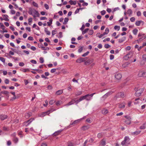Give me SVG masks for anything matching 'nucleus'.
<instances>
[{"instance_id":"39448f33","label":"nucleus","mask_w":146,"mask_h":146,"mask_svg":"<svg viewBox=\"0 0 146 146\" xmlns=\"http://www.w3.org/2000/svg\"><path fill=\"white\" fill-rule=\"evenodd\" d=\"M122 77L121 74L119 73H116L115 74V77L117 80H120Z\"/></svg>"},{"instance_id":"4468645a","label":"nucleus","mask_w":146,"mask_h":146,"mask_svg":"<svg viewBox=\"0 0 146 146\" xmlns=\"http://www.w3.org/2000/svg\"><path fill=\"white\" fill-rule=\"evenodd\" d=\"M82 119H78L77 120H76L74 121L72 123H70L69 126H70L71 125H73L74 124H75L78 122H79V121H80Z\"/></svg>"},{"instance_id":"4c0bfd02","label":"nucleus","mask_w":146,"mask_h":146,"mask_svg":"<svg viewBox=\"0 0 146 146\" xmlns=\"http://www.w3.org/2000/svg\"><path fill=\"white\" fill-rule=\"evenodd\" d=\"M22 71L24 72H29L30 71V69L29 68H25L22 70Z\"/></svg>"},{"instance_id":"4d7b16f0","label":"nucleus","mask_w":146,"mask_h":146,"mask_svg":"<svg viewBox=\"0 0 146 146\" xmlns=\"http://www.w3.org/2000/svg\"><path fill=\"white\" fill-rule=\"evenodd\" d=\"M30 62L33 64H36V62L35 60H30Z\"/></svg>"},{"instance_id":"1a4fd4ad","label":"nucleus","mask_w":146,"mask_h":146,"mask_svg":"<svg viewBox=\"0 0 146 146\" xmlns=\"http://www.w3.org/2000/svg\"><path fill=\"white\" fill-rule=\"evenodd\" d=\"M85 99L87 101H89L91 100L92 98V97L91 96V95L87 94L85 96Z\"/></svg>"},{"instance_id":"e2e57ef3","label":"nucleus","mask_w":146,"mask_h":146,"mask_svg":"<svg viewBox=\"0 0 146 146\" xmlns=\"http://www.w3.org/2000/svg\"><path fill=\"white\" fill-rule=\"evenodd\" d=\"M83 48L82 47H80L78 50V52H79L80 53L83 50Z\"/></svg>"},{"instance_id":"8fccbe9b","label":"nucleus","mask_w":146,"mask_h":146,"mask_svg":"<svg viewBox=\"0 0 146 146\" xmlns=\"http://www.w3.org/2000/svg\"><path fill=\"white\" fill-rule=\"evenodd\" d=\"M141 131H135L133 133L136 134V135H138L140 133Z\"/></svg>"},{"instance_id":"c85d7f7f","label":"nucleus","mask_w":146,"mask_h":146,"mask_svg":"<svg viewBox=\"0 0 146 146\" xmlns=\"http://www.w3.org/2000/svg\"><path fill=\"white\" fill-rule=\"evenodd\" d=\"M89 30V29L88 28H87L86 29H85L84 30H83L82 31V35H84L85 34L87 33L88 31Z\"/></svg>"},{"instance_id":"49530a36","label":"nucleus","mask_w":146,"mask_h":146,"mask_svg":"<svg viewBox=\"0 0 146 146\" xmlns=\"http://www.w3.org/2000/svg\"><path fill=\"white\" fill-rule=\"evenodd\" d=\"M102 136V134L101 133H99L98 134L97 137L99 138H101Z\"/></svg>"},{"instance_id":"412c9836","label":"nucleus","mask_w":146,"mask_h":146,"mask_svg":"<svg viewBox=\"0 0 146 146\" xmlns=\"http://www.w3.org/2000/svg\"><path fill=\"white\" fill-rule=\"evenodd\" d=\"M132 13V11L131 9H129L127 12V13L129 16H131Z\"/></svg>"},{"instance_id":"338daca9","label":"nucleus","mask_w":146,"mask_h":146,"mask_svg":"<svg viewBox=\"0 0 146 146\" xmlns=\"http://www.w3.org/2000/svg\"><path fill=\"white\" fill-rule=\"evenodd\" d=\"M131 49V47L130 46H127L126 48L125 49L126 50H130Z\"/></svg>"},{"instance_id":"b1692460","label":"nucleus","mask_w":146,"mask_h":146,"mask_svg":"<svg viewBox=\"0 0 146 146\" xmlns=\"http://www.w3.org/2000/svg\"><path fill=\"white\" fill-rule=\"evenodd\" d=\"M0 27L3 30V31L7 30L5 29V27L3 25L2 23H0Z\"/></svg>"},{"instance_id":"052dcab7","label":"nucleus","mask_w":146,"mask_h":146,"mask_svg":"<svg viewBox=\"0 0 146 146\" xmlns=\"http://www.w3.org/2000/svg\"><path fill=\"white\" fill-rule=\"evenodd\" d=\"M45 104H44L43 106L45 107H46L48 105V102L47 100L45 101Z\"/></svg>"},{"instance_id":"bf43d9fd","label":"nucleus","mask_w":146,"mask_h":146,"mask_svg":"<svg viewBox=\"0 0 146 146\" xmlns=\"http://www.w3.org/2000/svg\"><path fill=\"white\" fill-rule=\"evenodd\" d=\"M146 38V37H142L140 38H139L138 40H137V41H141L143 40L145 38Z\"/></svg>"},{"instance_id":"09e8293b","label":"nucleus","mask_w":146,"mask_h":146,"mask_svg":"<svg viewBox=\"0 0 146 146\" xmlns=\"http://www.w3.org/2000/svg\"><path fill=\"white\" fill-rule=\"evenodd\" d=\"M84 99H85V96L81 97L79 99L80 102Z\"/></svg>"},{"instance_id":"13d9d810","label":"nucleus","mask_w":146,"mask_h":146,"mask_svg":"<svg viewBox=\"0 0 146 146\" xmlns=\"http://www.w3.org/2000/svg\"><path fill=\"white\" fill-rule=\"evenodd\" d=\"M110 47V45L108 44H105L104 45V47L106 48H108Z\"/></svg>"},{"instance_id":"5701e85b","label":"nucleus","mask_w":146,"mask_h":146,"mask_svg":"<svg viewBox=\"0 0 146 146\" xmlns=\"http://www.w3.org/2000/svg\"><path fill=\"white\" fill-rule=\"evenodd\" d=\"M69 2L71 5H75L76 3V1H73L72 0H70L69 1Z\"/></svg>"},{"instance_id":"a18cd8bd","label":"nucleus","mask_w":146,"mask_h":146,"mask_svg":"<svg viewBox=\"0 0 146 146\" xmlns=\"http://www.w3.org/2000/svg\"><path fill=\"white\" fill-rule=\"evenodd\" d=\"M58 37L59 38H61L62 37V32H60L59 33Z\"/></svg>"},{"instance_id":"f8f14e48","label":"nucleus","mask_w":146,"mask_h":146,"mask_svg":"<svg viewBox=\"0 0 146 146\" xmlns=\"http://www.w3.org/2000/svg\"><path fill=\"white\" fill-rule=\"evenodd\" d=\"M4 18V20L6 21H9V16L7 15H2Z\"/></svg>"},{"instance_id":"423d86ee","label":"nucleus","mask_w":146,"mask_h":146,"mask_svg":"<svg viewBox=\"0 0 146 146\" xmlns=\"http://www.w3.org/2000/svg\"><path fill=\"white\" fill-rule=\"evenodd\" d=\"M50 110H49L47 111L46 112H44L41 113V114H38V116L40 117H43L47 114H48L50 113Z\"/></svg>"},{"instance_id":"58836bf2","label":"nucleus","mask_w":146,"mask_h":146,"mask_svg":"<svg viewBox=\"0 0 146 146\" xmlns=\"http://www.w3.org/2000/svg\"><path fill=\"white\" fill-rule=\"evenodd\" d=\"M68 21V18H65L64 19V22L63 23L64 24H66L67 23Z\"/></svg>"},{"instance_id":"680f3d73","label":"nucleus","mask_w":146,"mask_h":146,"mask_svg":"<svg viewBox=\"0 0 146 146\" xmlns=\"http://www.w3.org/2000/svg\"><path fill=\"white\" fill-rule=\"evenodd\" d=\"M106 11L104 10H103L101 12V14L102 15H104L106 14Z\"/></svg>"},{"instance_id":"774afa93","label":"nucleus","mask_w":146,"mask_h":146,"mask_svg":"<svg viewBox=\"0 0 146 146\" xmlns=\"http://www.w3.org/2000/svg\"><path fill=\"white\" fill-rule=\"evenodd\" d=\"M143 58L144 60H146V54H144L143 55Z\"/></svg>"},{"instance_id":"6e6552de","label":"nucleus","mask_w":146,"mask_h":146,"mask_svg":"<svg viewBox=\"0 0 146 146\" xmlns=\"http://www.w3.org/2000/svg\"><path fill=\"white\" fill-rule=\"evenodd\" d=\"M85 58H80L76 60V62L78 63H80L83 62H85Z\"/></svg>"},{"instance_id":"aec40b11","label":"nucleus","mask_w":146,"mask_h":146,"mask_svg":"<svg viewBox=\"0 0 146 146\" xmlns=\"http://www.w3.org/2000/svg\"><path fill=\"white\" fill-rule=\"evenodd\" d=\"M105 35L104 33L102 34H100V33H98L96 35L99 38H101Z\"/></svg>"},{"instance_id":"20e7f679","label":"nucleus","mask_w":146,"mask_h":146,"mask_svg":"<svg viewBox=\"0 0 146 146\" xmlns=\"http://www.w3.org/2000/svg\"><path fill=\"white\" fill-rule=\"evenodd\" d=\"M144 88L139 89V91L135 92V95L137 97L140 96L144 91Z\"/></svg>"},{"instance_id":"7c9ffc66","label":"nucleus","mask_w":146,"mask_h":146,"mask_svg":"<svg viewBox=\"0 0 146 146\" xmlns=\"http://www.w3.org/2000/svg\"><path fill=\"white\" fill-rule=\"evenodd\" d=\"M31 4H32L35 7H38V4L35 2L34 1H33L32 2V3Z\"/></svg>"},{"instance_id":"393cba45","label":"nucleus","mask_w":146,"mask_h":146,"mask_svg":"<svg viewBox=\"0 0 146 146\" xmlns=\"http://www.w3.org/2000/svg\"><path fill=\"white\" fill-rule=\"evenodd\" d=\"M108 112V110L106 109H104L102 111V112L104 114H106Z\"/></svg>"},{"instance_id":"c9c22d12","label":"nucleus","mask_w":146,"mask_h":146,"mask_svg":"<svg viewBox=\"0 0 146 146\" xmlns=\"http://www.w3.org/2000/svg\"><path fill=\"white\" fill-rule=\"evenodd\" d=\"M120 29V27L119 26L115 25V26L114 27V29L116 30H117L118 31H119Z\"/></svg>"},{"instance_id":"f257e3e1","label":"nucleus","mask_w":146,"mask_h":146,"mask_svg":"<svg viewBox=\"0 0 146 146\" xmlns=\"http://www.w3.org/2000/svg\"><path fill=\"white\" fill-rule=\"evenodd\" d=\"M130 139L128 136H125L124 138V140L121 142V145L122 146H128L130 144Z\"/></svg>"},{"instance_id":"9b49d317","label":"nucleus","mask_w":146,"mask_h":146,"mask_svg":"<svg viewBox=\"0 0 146 146\" xmlns=\"http://www.w3.org/2000/svg\"><path fill=\"white\" fill-rule=\"evenodd\" d=\"M75 101V99H73L71 100V101L69 102L67 104L64 105V106H68L72 104H73L74 103V101Z\"/></svg>"},{"instance_id":"e433bc0d","label":"nucleus","mask_w":146,"mask_h":146,"mask_svg":"<svg viewBox=\"0 0 146 146\" xmlns=\"http://www.w3.org/2000/svg\"><path fill=\"white\" fill-rule=\"evenodd\" d=\"M50 22H48L47 24L48 26H50L51 25V24L52 23V19H50L49 20Z\"/></svg>"},{"instance_id":"a19ab883","label":"nucleus","mask_w":146,"mask_h":146,"mask_svg":"<svg viewBox=\"0 0 146 146\" xmlns=\"http://www.w3.org/2000/svg\"><path fill=\"white\" fill-rule=\"evenodd\" d=\"M40 62L41 63H43L44 62V59L43 58L40 57L39 58Z\"/></svg>"},{"instance_id":"6e6d98bb","label":"nucleus","mask_w":146,"mask_h":146,"mask_svg":"<svg viewBox=\"0 0 146 146\" xmlns=\"http://www.w3.org/2000/svg\"><path fill=\"white\" fill-rule=\"evenodd\" d=\"M5 82L6 84H8L9 83V80L7 79H6L5 80Z\"/></svg>"},{"instance_id":"864d4df0","label":"nucleus","mask_w":146,"mask_h":146,"mask_svg":"<svg viewBox=\"0 0 146 146\" xmlns=\"http://www.w3.org/2000/svg\"><path fill=\"white\" fill-rule=\"evenodd\" d=\"M89 53V51H87L86 52L84 53L83 55H82V56L83 57H85L86 56H87Z\"/></svg>"},{"instance_id":"4be33fe9","label":"nucleus","mask_w":146,"mask_h":146,"mask_svg":"<svg viewBox=\"0 0 146 146\" xmlns=\"http://www.w3.org/2000/svg\"><path fill=\"white\" fill-rule=\"evenodd\" d=\"M44 31L46 33V35H50V31H49L48 30V29L46 28H44Z\"/></svg>"},{"instance_id":"bb28decb","label":"nucleus","mask_w":146,"mask_h":146,"mask_svg":"<svg viewBox=\"0 0 146 146\" xmlns=\"http://www.w3.org/2000/svg\"><path fill=\"white\" fill-rule=\"evenodd\" d=\"M108 93H106L105 94L102 98H101V100H104L108 96Z\"/></svg>"},{"instance_id":"6ab92c4d","label":"nucleus","mask_w":146,"mask_h":146,"mask_svg":"<svg viewBox=\"0 0 146 146\" xmlns=\"http://www.w3.org/2000/svg\"><path fill=\"white\" fill-rule=\"evenodd\" d=\"M62 131V130H59L55 132L54 133H53V135L55 136L58 135Z\"/></svg>"},{"instance_id":"a211bd4d","label":"nucleus","mask_w":146,"mask_h":146,"mask_svg":"<svg viewBox=\"0 0 146 146\" xmlns=\"http://www.w3.org/2000/svg\"><path fill=\"white\" fill-rule=\"evenodd\" d=\"M141 23H143V22L142 21H136L135 22V24L137 26H138L140 25Z\"/></svg>"},{"instance_id":"f3484780","label":"nucleus","mask_w":146,"mask_h":146,"mask_svg":"<svg viewBox=\"0 0 146 146\" xmlns=\"http://www.w3.org/2000/svg\"><path fill=\"white\" fill-rule=\"evenodd\" d=\"M63 92L62 90H58L56 92L55 94L57 95H60Z\"/></svg>"},{"instance_id":"c756f323","label":"nucleus","mask_w":146,"mask_h":146,"mask_svg":"<svg viewBox=\"0 0 146 146\" xmlns=\"http://www.w3.org/2000/svg\"><path fill=\"white\" fill-rule=\"evenodd\" d=\"M62 102L61 101H58L56 103V105L57 106H58L62 104Z\"/></svg>"},{"instance_id":"a878e982","label":"nucleus","mask_w":146,"mask_h":146,"mask_svg":"<svg viewBox=\"0 0 146 146\" xmlns=\"http://www.w3.org/2000/svg\"><path fill=\"white\" fill-rule=\"evenodd\" d=\"M143 71H140L138 74V76L139 77H143Z\"/></svg>"},{"instance_id":"69168bd1","label":"nucleus","mask_w":146,"mask_h":146,"mask_svg":"<svg viewBox=\"0 0 146 146\" xmlns=\"http://www.w3.org/2000/svg\"><path fill=\"white\" fill-rule=\"evenodd\" d=\"M141 13L140 11H138L137 13V15L138 17L141 16Z\"/></svg>"},{"instance_id":"603ef678","label":"nucleus","mask_w":146,"mask_h":146,"mask_svg":"<svg viewBox=\"0 0 146 146\" xmlns=\"http://www.w3.org/2000/svg\"><path fill=\"white\" fill-rule=\"evenodd\" d=\"M56 30H53L52 31V36H53L55 34H56Z\"/></svg>"},{"instance_id":"ddd939ff","label":"nucleus","mask_w":146,"mask_h":146,"mask_svg":"<svg viewBox=\"0 0 146 146\" xmlns=\"http://www.w3.org/2000/svg\"><path fill=\"white\" fill-rule=\"evenodd\" d=\"M126 39V38L125 36H123L122 38H120L118 40V42L119 43H122Z\"/></svg>"},{"instance_id":"5fc2aeb1","label":"nucleus","mask_w":146,"mask_h":146,"mask_svg":"<svg viewBox=\"0 0 146 146\" xmlns=\"http://www.w3.org/2000/svg\"><path fill=\"white\" fill-rule=\"evenodd\" d=\"M130 21L132 22H134L135 20V18L134 17H133L130 18Z\"/></svg>"},{"instance_id":"f704fd0d","label":"nucleus","mask_w":146,"mask_h":146,"mask_svg":"<svg viewBox=\"0 0 146 146\" xmlns=\"http://www.w3.org/2000/svg\"><path fill=\"white\" fill-rule=\"evenodd\" d=\"M18 139L16 137H15L13 139V141L15 143H17L18 141Z\"/></svg>"},{"instance_id":"0eeeda50","label":"nucleus","mask_w":146,"mask_h":146,"mask_svg":"<svg viewBox=\"0 0 146 146\" xmlns=\"http://www.w3.org/2000/svg\"><path fill=\"white\" fill-rule=\"evenodd\" d=\"M32 15L34 17H38L39 16V14L38 11L34 9L33 12V14Z\"/></svg>"},{"instance_id":"dca6fc26","label":"nucleus","mask_w":146,"mask_h":146,"mask_svg":"<svg viewBox=\"0 0 146 146\" xmlns=\"http://www.w3.org/2000/svg\"><path fill=\"white\" fill-rule=\"evenodd\" d=\"M7 115H0V118L1 120H3L7 118Z\"/></svg>"},{"instance_id":"9d476101","label":"nucleus","mask_w":146,"mask_h":146,"mask_svg":"<svg viewBox=\"0 0 146 146\" xmlns=\"http://www.w3.org/2000/svg\"><path fill=\"white\" fill-rule=\"evenodd\" d=\"M125 103L123 102L119 104L118 107L119 108H123L125 107Z\"/></svg>"},{"instance_id":"2eb2a0df","label":"nucleus","mask_w":146,"mask_h":146,"mask_svg":"<svg viewBox=\"0 0 146 146\" xmlns=\"http://www.w3.org/2000/svg\"><path fill=\"white\" fill-rule=\"evenodd\" d=\"M93 61V60H88L87 61L84 62L85 64L87 65V64H91Z\"/></svg>"},{"instance_id":"0e129e2a","label":"nucleus","mask_w":146,"mask_h":146,"mask_svg":"<svg viewBox=\"0 0 146 146\" xmlns=\"http://www.w3.org/2000/svg\"><path fill=\"white\" fill-rule=\"evenodd\" d=\"M56 69H55V68L52 69L51 70L50 72L52 73H54L56 72Z\"/></svg>"},{"instance_id":"ea45409f","label":"nucleus","mask_w":146,"mask_h":146,"mask_svg":"<svg viewBox=\"0 0 146 146\" xmlns=\"http://www.w3.org/2000/svg\"><path fill=\"white\" fill-rule=\"evenodd\" d=\"M55 101L54 100H51L49 102V104L50 105H52L55 102Z\"/></svg>"},{"instance_id":"37998d69","label":"nucleus","mask_w":146,"mask_h":146,"mask_svg":"<svg viewBox=\"0 0 146 146\" xmlns=\"http://www.w3.org/2000/svg\"><path fill=\"white\" fill-rule=\"evenodd\" d=\"M0 60L3 62L4 63L5 62V59L2 57H0Z\"/></svg>"},{"instance_id":"f03ea898","label":"nucleus","mask_w":146,"mask_h":146,"mask_svg":"<svg viewBox=\"0 0 146 146\" xmlns=\"http://www.w3.org/2000/svg\"><path fill=\"white\" fill-rule=\"evenodd\" d=\"M133 56V53L132 52H130L129 53L125 56L124 57V59L125 60H128L129 58H131Z\"/></svg>"},{"instance_id":"c03bdc74","label":"nucleus","mask_w":146,"mask_h":146,"mask_svg":"<svg viewBox=\"0 0 146 146\" xmlns=\"http://www.w3.org/2000/svg\"><path fill=\"white\" fill-rule=\"evenodd\" d=\"M94 33V31L92 30H91L89 31L88 32V34L89 35H92Z\"/></svg>"},{"instance_id":"cd10ccee","label":"nucleus","mask_w":146,"mask_h":146,"mask_svg":"<svg viewBox=\"0 0 146 146\" xmlns=\"http://www.w3.org/2000/svg\"><path fill=\"white\" fill-rule=\"evenodd\" d=\"M146 123H144L143 125L141 126L140 128L141 129H145L146 127Z\"/></svg>"},{"instance_id":"473e14b6","label":"nucleus","mask_w":146,"mask_h":146,"mask_svg":"<svg viewBox=\"0 0 146 146\" xmlns=\"http://www.w3.org/2000/svg\"><path fill=\"white\" fill-rule=\"evenodd\" d=\"M109 32V29L108 28H107L105 30V31L104 33L105 35H107L108 33Z\"/></svg>"},{"instance_id":"7ed1b4c3","label":"nucleus","mask_w":146,"mask_h":146,"mask_svg":"<svg viewBox=\"0 0 146 146\" xmlns=\"http://www.w3.org/2000/svg\"><path fill=\"white\" fill-rule=\"evenodd\" d=\"M124 117L126 119L124 121L125 123L127 125L130 124L131 123V118L127 115L124 116Z\"/></svg>"},{"instance_id":"2f4dec72","label":"nucleus","mask_w":146,"mask_h":146,"mask_svg":"<svg viewBox=\"0 0 146 146\" xmlns=\"http://www.w3.org/2000/svg\"><path fill=\"white\" fill-rule=\"evenodd\" d=\"M82 93V91H78L75 94V95L76 96H78L81 95Z\"/></svg>"},{"instance_id":"de8ad7c7","label":"nucleus","mask_w":146,"mask_h":146,"mask_svg":"<svg viewBox=\"0 0 146 146\" xmlns=\"http://www.w3.org/2000/svg\"><path fill=\"white\" fill-rule=\"evenodd\" d=\"M8 92L6 91H1V94H8Z\"/></svg>"},{"instance_id":"72a5a7b5","label":"nucleus","mask_w":146,"mask_h":146,"mask_svg":"<svg viewBox=\"0 0 146 146\" xmlns=\"http://www.w3.org/2000/svg\"><path fill=\"white\" fill-rule=\"evenodd\" d=\"M138 30L137 29H133V34L134 35H136L137 34V33L138 32Z\"/></svg>"},{"instance_id":"3c124183","label":"nucleus","mask_w":146,"mask_h":146,"mask_svg":"<svg viewBox=\"0 0 146 146\" xmlns=\"http://www.w3.org/2000/svg\"><path fill=\"white\" fill-rule=\"evenodd\" d=\"M101 144L102 145L104 146L106 145V142L105 141L102 140L101 142Z\"/></svg>"},{"instance_id":"79ce46f5","label":"nucleus","mask_w":146,"mask_h":146,"mask_svg":"<svg viewBox=\"0 0 146 146\" xmlns=\"http://www.w3.org/2000/svg\"><path fill=\"white\" fill-rule=\"evenodd\" d=\"M34 9H30L29 11V13L31 15H32L33 14V11Z\"/></svg>"}]
</instances>
